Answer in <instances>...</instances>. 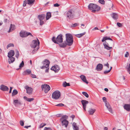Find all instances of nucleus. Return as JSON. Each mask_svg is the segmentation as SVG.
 I'll return each mask as SVG.
<instances>
[{
  "instance_id": "nucleus-59",
  "label": "nucleus",
  "mask_w": 130,
  "mask_h": 130,
  "mask_svg": "<svg viewBox=\"0 0 130 130\" xmlns=\"http://www.w3.org/2000/svg\"><path fill=\"white\" fill-rule=\"evenodd\" d=\"M12 88H13L12 87H10V90H9V93H11V91H12Z\"/></svg>"
},
{
  "instance_id": "nucleus-49",
  "label": "nucleus",
  "mask_w": 130,
  "mask_h": 130,
  "mask_svg": "<svg viewBox=\"0 0 130 130\" xmlns=\"http://www.w3.org/2000/svg\"><path fill=\"white\" fill-rule=\"evenodd\" d=\"M44 130H52V129L50 127H45L44 128Z\"/></svg>"
},
{
  "instance_id": "nucleus-33",
  "label": "nucleus",
  "mask_w": 130,
  "mask_h": 130,
  "mask_svg": "<svg viewBox=\"0 0 130 130\" xmlns=\"http://www.w3.org/2000/svg\"><path fill=\"white\" fill-rule=\"evenodd\" d=\"M51 17V14L50 12H48L46 14V20H48Z\"/></svg>"
},
{
  "instance_id": "nucleus-32",
  "label": "nucleus",
  "mask_w": 130,
  "mask_h": 130,
  "mask_svg": "<svg viewBox=\"0 0 130 130\" xmlns=\"http://www.w3.org/2000/svg\"><path fill=\"white\" fill-rule=\"evenodd\" d=\"M8 59V62L9 64L13 62L15 60V58L14 57H12Z\"/></svg>"
},
{
  "instance_id": "nucleus-29",
  "label": "nucleus",
  "mask_w": 130,
  "mask_h": 130,
  "mask_svg": "<svg viewBox=\"0 0 130 130\" xmlns=\"http://www.w3.org/2000/svg\"><path fill=\"white\" fill-rule=\"evenodd\" d=\"M67 45H68L67 43L66 42H64L60 44H59V45L60 47L62 48H65L66 46Z\"/></svg>"
},
{
  "instance_id": "nucleus-18",
  "label": "nucleus",
  "mask_w": 130,
  "mask_h": 130,
  "mask_svg": "<svg viewBox=\"0 0 130 130\" xmlns=\"http://www.w3.org/2000/svg\"><path fill=\"white\" fill-rule=\"evenodd\" d=\"M103 68V66L102 64L99 63L98 64L96 68V70L97 71H101Z\"/></svg>"
},
{
  "instance_id": "nucleus-46",
  "label": "nucleus",
  "mask_w": 130,
  "mask_h": 130,
  "mask_svg": "<svg viewBox=\"0 0 130 130\" xmlns=\"http://www.w3.org/2000/svg\"><path fill=\"white\" fill-rule=\"evenodd\" d=\"M126 69L128 72H130V63L129 64L128 67L126 68Z\"/></svg>"
},
{
  "instance_id": "nucleus-22",
  "label": "nucleus",
  "mask_w": 130,
  "mask_h": 130,
  "mask_svg": "<svg viewBox=\"0 0 130 130\" xmlns=\"http://www.w3.org/2000/svg\"><path fill=\"white\" fill-rule=\"evenodd\" d=\"M110 15L115 20H117L118 19V15L117 13H113L110 14Z\"/></svg>"
},
{
  "instance_id": "nucleus-28",
  "label": "nucleus",
  "mask_w": 130,
  "mask_h": 130,
  "mask_svg": "<svg viewBox=\"0 0 130 130\" xmlns=\"http://www.w3.org/2000/svg\"><path fill=\"white\" fill-rule=\"evenodd\" d=\"M45 15L44 14L41 15H38V18L40 20H42L45 18Z\"/></svg>"
},
{
  "instance_id": "nucleus-8",
  "label": "nucleus",
  "mask_w": 130,
  "mask_h": 130,
  "mask_svg": "<svg viewBox=\"0 0 130 130\" xmlns=\"http://www.w3.org/2000/svg\"><path fill=\"white\" fill-rule=\"evenodd\" d=\"M103 100L104 102H105V105L108 109V110L110 112H112V110L111 107L109 104L106 101V99L105 97H104L103 98Z\"/></svg>"
},
{
  "instance_id": "nucleus-6",
  "label": "nucleus",
  "mask_w": 130,
  "mask_h": 130,
  "mask_svg": "<svg viewBox=\"0 0 130 130\" xmlns=\"http://www.w3.org/2000/svg\"><path fill=\"white\" fill-rule=\"evenodd\" d=\"M20 36L22 38L27 37L28 35L33 37V35L29 32H27L25 31H21L20 33Z\"/></svg>"
},
{
  "instance_id": "nucleus-30",
  "label": "nucleus",
  "mask_w": 130,
  "mask_h": 130,
  "mask_svg": "<svg viewBox=\"0 0 130 130\" xmlns=\"http://www.w3.org/2000/svg\"><path fill=\"white\" fill-rule=\"evenodd\" d=\"M24 99L26 100L29 102H31L34 100V99L33 98H28L26 96L23 97Z\"/></svg>"
},
{
  "instance_id": "nucleus-19",
  "label": "nucleus",
  "mask_w": 130,
  "mask_h": 130,
  "mask_svg": "<svg viewBox=\"0 0 130 130\" xmlns=\"http://www.w3.org/2000/svg\"><path fill=\"white\" fill-rule=\"evenodd\" d=\"M14 55V51L13 50H11L9 51L8 53V57L10 58L13 56Z\"/></svg>"
},
{
  "instance_id": "nucleus-54",
  "label": "nucleus",
  "mask_w": 130,
  "mask_h": 130,
  "mask_svg": "<svg viewBox=\"0 0 130 130\" xmlns=\"http://www.w3.org/2000/svg\"><path fill=\"white\" fill-rule=\"evenodd\" d=\"M31 76L33 78H36V75L34 74H31Z\"/></svg>"
},
{
  "instance_id": "nucleus-57",
  "label": "nucleus",
  "mask_w": 130,
  "mask_h": 130,
  "mask_svg": "<svg viewBox=\"0 0 130 130\" xmlns=\"http://www.w3.org/2000/svg\"><path fill=\"white\" fill-rule=\"evenodd\" d=\"M81 25H82V28H83V29H84L86 27L85 26V25L84 24H81Z\"/></svg>"
},
{
  "instance_id": "nucleus-35",
  "label": "nucleus",
  "mask_w": 130,
  "mask_h": 130,
  "mask_svg": "<svg viewBox=\"0 0 130 130\" xmlns=\"http://www.w3.org/2000/svg\"><path fill=\"white\" fill-rule=\"evenodd\" d=\"M86 33L85 32H84L83 33L76 35V36L78 38H80L84 35Z\"/></svg>"
},
{
  "instance_id": "nucleus-2",
  "label": "nucleus",
  "mask_w": 130,
  "mask_h": 130,
  "mask_svg": "<svg viewBox=\"0 0 130 130\" xmlns=\"http://www.w3.org/2000/svg\"><path fill=\"white\" fill-rule=\"evenodd\" d=\"M68 116L66 115H63L60 119V121L61 122V125L62 126L67 127L69 124V121L67 119L68 118Z\"/></svg>"
},
{
  "instance_id": "nucleus-16",
  "label": "nucleus",
  "mask_w": 130,
  "mask_h": 130,
  "mask_svg": "<svg viewBox=\"0 0 130 130\" xmlns=\"http://www.w3.org/2000/svg\"><path fill=\"white\" fill-rule=\"evenodd\" d=\"M0 87V89L3 91H8L9 90V89L8 87L4 85H1Z\"/></svg>"
},
{
  "instance_id": "nucleus-55",
  "label": "nucleus",
  "mask_w": 130,
  "mask_h": 130,
  "mask_svg": "<svg viewBox=\"0 0 130 130\" xmlns=\"http://www.w3.org/2000/svg\"><path fill=\"white\" fill-rule=\"evenodd\" d=\"M129 53L127 52H126V53L125 54V57H127L129 56Z\"/></svg>"
},
{
  "instance_id": "nucleus-21",
  "label": "nucleus",
  "mask_w": 130,
  "mask_h": 130,
  "mask_svg": "<svg viewBox=\"0 0 130 130\" xmlns=\"http://www.w3.org/2000/svg\"><path fill=\"white\" fill-rule=\"evenodd\" d=\"M124 109L128 111H130V104H125L123 106Z\"/></svg>"
},
{
  "instance_id": "nucleus-9",
  "label": "nucleus",
  "mask_w": 130,
  "mask_h": 130,
  "mask_svg": "<svg viewBox=\"0 0 130 130\" xmlns=\"http://www.w3.org/2000/svg\"><path fill=\"white\" fill-rule=\"evenodd\" d=\"M43 65L40 67L41 69H44L45 68H47L49 66L50 62L48 60L45 59L43 62Z\"/></svg>"
},
{
  "instance_id": "nucleus-42",
  "label": "nucleus",
  "mask_w": 130,
  "mask_h": 130,
  "mask_svg": "<svg viewBox=\"0 0 130 130\" xmlns=\"http://www.w3.org/2000/svg\"><path fill=\"white\" fill-rule=\"evenodd\" d=\"M24 65V63L23 61H22L21 63L20 64L19 66V67L20 68L23 67Z\"/></svg>"
},
{
  "instance_id": "nucleus-44",
  "label": "nucleus",
  "mask_w": 130,
  "mask_h": 130,
  "mask_svg": "<svg viewBox=\"0 0 130 130\" xmlns=\"http://www.w3.org/2000/svg\"><path fill=\"white\" fill-rule=\"evenodd\" d=\"M99 2L103 5L105 3V1L104 0H99Z\"/></svg>"
},
{
  "instance_id": "nucleus-25",
  "label": "nucleus",
  "mask_w": 130,
  "mask_h": 130,
  "mask_svg": "<svg viewBox=\"0 0 130 130\" xmlns=\"http://www.w3.org/2000/svg\"><path fill=\"white\" fill-rule=\"evenodd\" d=\"M15 25L14 24H11L9 29L8 31V32H10L12 31L15 29Z\"/></svg>"
},
{
  "instance_id": "nucleus-3",
  "label": "nucleus",
  "mask_w": 130,
  "mask_h": 130,
  "mask_svg": "<svg viewBox=\"0 0 130 130\" xmlns=\"http://www.w3.org/2000/svg\"><path fill=\"white\" fill-rule=\"evenodd\" d=\"M63 37L62 35L60 34L57 36L56 38L55 36L53 37L52 38V40L55 43L58 44V43H61L63 42Z\"/></svg>"
},
{
  "instance_id": "nucleus-50",
  "label": "nucleus",
  "mask_w": 130,
  "mask_h": 130,
  "mask_svg": "<svg viewBox=\"0 0 130 130\" xmlns=\"http://www.w3.org/2000/svg\"><path fill=\"white\" fill-rule=\"evenodd\" d=\"M110 72V71L108 70V71L105 70L104 72V73L105 74H106L107 73L109 72Z\"/></svg>"
},
{
  "instance_id": "nucleus-60",
  "label": "nucleus",
  "mask_w": 130,
  "mask_h": 130,
  "mask_svg": "<svg viewBox=\"0 0 130 130\" xmlns=\"http://www.w3.org/2000/svg\"><path fill=\"white\" fill-rule=\"evenodd\" d=\"M99 30V29H98V28L97 27H95L93 29V30Z\"/></svg>"
},
{
  "instance_id": "nucleus-26",
  "label": "nucleus",
  "mask_w": 130,
  "mask_h": 130,
  "mask_svg": "<svg viewBox=\"0 0 130 130\" xmlns=\"http://www.w3.org/2000/svg\"><path fill=\"white\" fill-rule=\"evenodd\" d=\"M96 111V109H95L90 108L88 111L89 114L92 115Z\"/></svg>"
},
{
  "instance_id": "nucleus-14",
  "label": "nucleus",
  "mask_w": 130,
  "mask_h": 130,
  "mask_svg": "<svg viewBox=\"0 0 130 130\" xmlns=\"http://www.w3.org/2000/svg\"><path fill=\"white\" fill-rule=\"evenodd\" d=\"M81 102L83 106L84 110L85 111H86V106L88 103V102L86 100H82Z\"/></svg>"
},
{
  "instance_id": "nucleus-43",
  "label": "nucleus",
  "mask_w": 130,
  "mask_h": 130,
  "mask_svg": "<svg viewBox=\"0 0 130 130\" xmlns=\"http://www.w3.org/2000/svg\"><path fill=\"white\" fill-rule=\"evenodd\" d=\"M19 56V53L18 51L17 50L15 52V57L17 58H18V57Z\"/></svg>"
},
{
  "instance_id": "nucleus-1",
  "label": "nucleus",
  "mask_w": 130,
  "mask_h": 130,
  "mask_svg": "<svg viewBox=\"0 0 130 130\" xmlns=\"http://www.w3.org/2000/svg\"><path fill=\"white\" fill-rule=\"evenodd\" d=\"M89 9L92 10V12H95V11H98L101 9V7L96 4L91 3L88 6Z\"/></svg>"
},
{
  "instance_id": "nucleus-5",
  "label": "nucleus",
  "mask_w": 130,
  "mask_h": 130,
  "mask_svg": "<svg viewBox=\"0 0 130 130\" xmlns=\"http://www.w3.org/2000/svg\"><path fill=\"white\" fill-rule=\"evenodd\" d=\"M60 96V92L58 90L55 91L53 93L52 98L55 100H57L59 98Z\"/></svg>"
},
{
  "instance_id": "nucleus-15",
  "label": "nucleus",
  "mask_w": 130,
  "mask_h": 130,
  "mask_svg": "<svg viewBox=\"0 0 130 130\" xmlns=\"http://www.w3.org/2000/svg\"><path fill=\"white\" fill-rule=\"evenodd\" d=\"M26 87H25V88L26 89V93L30 94H31L32 93L33 89L32 88L29 87L28 86H26Z\"/></svg>"
},
{
  "instance_id": "nucleus-31",
  "label": "nucleus",
  "mask_w": 130,
  "mask_h": 130,
  "mask_svg": "<svg viewBox=\"0 0 130 130\" xmlns=\"http://www.w3.org/2000/svg\"><path fill=\"white\" fill-rule=\"evenodd\" d=\"M35 0H27V4L29 5H32L34 4Z\"/></svg>"
},
{
  "instance_id": "nucleus-34",
  "label": "nucleus",
  "mask_w": 130,
  "mask_h": 130,
  "mask_svg": "<svg viewBox=\"0 0 130 130\" xmlns=\"http://www.w3.org/2000/svg\"><path fill=\"white\" fill-rule=\"evenodd\" d=\"M18 93V91L16 89H14L13 90L12 93V96H14L17 95Z\"/></svg>"
},
{
  "instance_id": "nucleus-23",
  "label": "nucleus",
  "mask_w": 130,
  "mask_h": 130,
  "mask_svg": "<svg viewBox=\"0 0 130 130\" xmlns=\"http://www.w3.org/2000/svg\"><path fill=\"white\" fill-rule=\"evenodd\" d=\"M80 78L84 82L86 83L87 84L88 83V82L87 81L86 77L85 76L82 75L80 76Z\"/></svg>"
},
{
  "instance_id": "nucleus-61",
  "label": "nucleus",
  "mask_w": 130,
  "mask_h": 130,
  "mask_svg": "<svg viewBox=\"0 0 130 130\" xmlns=\"http://www.w3.org/2000/svg\"><path fill=\"white\" fill-rule=\"evenodd\" d=\"M49 70V69L48 68L45 70V72H48Z\"/></svg>"
},
{
  "instance_id": "nucleus-24",
  "label": "nucleus",
  "mask_w": 130,
  "mask_h": 130,
  "mask_svg": "<svg viewBox=\"0 0 130 130\" xmlns=\"http://www.w3.org/2000/svg\"><path fill=\"white\" fill-rule=\"evenodd\" d=\"M107 40H111L112 41V42H111V44H112L113 43V41L109 37H103V39L102 40V41L103 42L104 41H105Z\"/></svg>"
},
{
  "instance_id": "nucleus-45",
  "label": "nucleus",
  "mask_w": 130,
  "mask_h": 130,
  "mask_svg": "<svg viewBox=\"0 0 130 130\" xmlns=\"http://www.w3.org/2000/svg\"><path fill=\"white\" fill-rule=\"evenodd\" d=\"M64 104H63L60 103V104H57V105H56L55 106H57L61 107V106H64Z\"/></svg>"
},
{
  "instance_id": "nucleus-20",
  "label": "nucleus",
  "mask_w": 130,
  "mask_h": 130,
  "mask_svg": "<svg viewBox=\"0 0 130 130\" xmlns=\"http://www.w3.org/2000/svg\"><path fill=\"white\" fill-rule=\"evenodd\" d=\"M31 72V71L30 69H27L24 71L23 73V74L24 75H28L30 74Z\"/></svg>"
},
{
  "instance_id": "nucleus-52",
  "label": "nucleus",
  "mask_w": 130,
  "mask_h": 130,
  "mask_svg": "<svg viewBox=\"0 0 130 130\" xmlns=\"http://www.w3.org/2000/svg\"><path fill=\"white\" fill-rule=\"evenodd\" d=\"M4 22L5 23H7L8 22H9V21L8 20V19L6 18H5Z\"/></svg>"
},
{
  "instance_id": "nucleus-51",
  "label": "nucleus",
  "mask_w": 130,
  "mask_h": 130,
  "mask_svg": "<svg viewBox=\"0 0 130 130\" xmlns=\"http://www.w3.org/2000/svg\"><path fill=\"white\" fill-rule=\"evenodd\" d=\"M20 124L21 126H23L24 125V122L23 121H21L20 122Z\"/></svg>"
},
{
  "instance_id": "nucleus-11",
  "label": "nucleus",
  "mask_w": 130,
  "mask_h": 130,
  "mask_svg": "<svg viewBox=\"0 0 130 130\" xmlns=\"http://www.w3.org/2000/svg\"><path fill=\"white\" fill-rule=\"evenodd\" d=\"M41 88L42 89H44V91L46 93H47L50 89V87L47 84H45L42 85L41 86Z\"/></svg>"
},
{
  "instance_id": "nucleus-38",
  "label": "nucleus",
  "mask_w": 130,
  "mask_h": 130,
  "mask_svg": "<svg viewBox=\"0 0 130 130\" xmlns=\"http://www.w3.org/2000/svg\"><path fill=\"white\" fill-rule=\"evenodd\" d=\"M14 46V44L13 43H10L7 46V48L8 49L9 47H13Z\"/></svg>"
},
{
  "instance_id": "nucleus-4",
  "label": "nucleus",
  "mask_w": 130,
  "mask_h": 130,
  "mask_svg": "<svg viewBox=\"0 0 130 130\" xmlns=\"http://www.w3.org/2000/svg\"><path fill=\"white\" fill-rule=\"evenodd\" d=\"M66 40L68 45H71L73 43V37L70 34H66Z\"/></svg>"
},
{
  "instance_id": "nucleus-27",
  "label": "nucleus",
  "mask_w": 130,
  "mask_h": 130,
  "mask_svg": "<svg viewBox=\"0 0 130 130\" xmlns=\"http://www.w3.org/2000/svg\"><path fill=\"white\" fill-rule=\"evenodd\" d=\"M73 128L74 130H78V127L76 126V123L74 122L72 124Z\"/></svg>"
},
{
  "instance_id": "nucleus-47",
  "label": "nucleus",
  "mask_w": 130,
  "mask_h": 130,
  "mask_svg": "<svg viewBox=\"0 0 130 130\" xmlns=\"http://www.w3.org/2000/svg\"><path fill=\"white\" fill-rule=\"evenodd\" d=\"M27 3V1H26L25 0V1H24V2H23V7L25 6H26V4Z\"/></svg>"
},
{
  "instance_id": "nucleus-13",
  "label": "nucleus",
  "mask_w": 130,
  "mask_h": 130,
  "mask_svg": "<svg viewBox=\"0 0 130 130\" xmlns=\"http://www.w3.org/2000/svg\"><path fill=\"white\" fill-rule=\"evenodd\" d=\"M51 70L54 71L55 72H57L60 70V68L59 66L56 64L52 67Z\"/></svg>"
},
{
  "instance_id": "nucleus-40",
  "label": "nucleus",
  "mask_w": 130,
  "mask_h": 130,
  "mask_svg": "<svg viewBox=\"0 0 130 130\" xmlns=\"http://www.w3.org/2000/svg\"><path fill=\"white\" fill-rule=\"evenodd\" d=\"M79 24L78 23H75L74 24H72L71 25V27H76Z\"/></svg>"
},
{
  "instance_id": "nucleus-41",
  "label": "nucleus",
  "mask_w": 130,
  "mask_h": 130,
  "mask_svg": "<svg viewBox=\"0 0 130 130\" xmlns=\"http://www.w3.org/2000/svg\"><path fill=\"white\" fill-rule=\"evenodd\" d=\"M39 49V46H37V47L36 50L34 49L33 50V51H32V54H35Z\"/></svg>"
},
{
  "instance_id": "nucleus-17",
  "label": "nucleus",
  "mask_w": 130,
  "mask_h": 130,
  "mask_svg": "<svg viewBox=\"0 0 130 130\" xmlns=\"http://www.w3.org/2000/svg\"><path fill=\"white\" fill-rule=\"evenodd\" d=\"M13 104L15 106H17L18 105H22L21 102L18 100H14Z\"/></svg>"
},
{
  "instance_id": "nucleus-56",
  "label": "nucleus",
  "mask_w": 130,
  "mask_h": 130,
  "mask_svg": "<svg viewBox=\"0 0 130 130\" xmlns=\"http://www.w3.org/2000/svg\"><path fill=\"white\" fill-rule=\"evenodd\" d=\"M54 5L55 7H58L59 6V5L57 3L54 4Z\"/></svg>"
},
{
  "instance_id": "nucleus-63",
  "label": "nucleus",
  "mask_w": 130,
  "mask_h": 130,
  "mask_svg": "<svg viewBox=\"0 0 130 130\" xmlns=\"http://www.w3.org/2000/svg\"><path fill=\"white\" fill-rule=\"evenodd\" d=\"M75 117V116L74 115H72L71 117L73 119Z\"/></svg>"
},
{
  "instance_id": "nucleus-39",
  "label": "nucleus",
  "mask_w": 130,
  "mask_h": 130,
  "mask_svg": "<svg viewBox=\"0 0 130 130\" xmlns=\"http://www.w3.org/2000/svg\"><path fill=\"white\" fill-rule=\"evenodd\" d=\"M46 125V123H42L39 126L40 128H42L44 126H45Z\"/></svg>"
},
{
  "instance_id": "nucleus-53",
  "label": "nucleus",
  "mask_w": 130,
  "mask_h": 130,
  "mask_svg": "<svg viewBox=\"0 0 130 130\" xmlns=\"http://www.w3.org/2000/svg\"><path fill=\"white\" fill-rule=\"evenodd\" d=\"M40 25H42L44 23V22L42 20H40Z\"/></svg>"
},
{
  "instance_id": "nucleus-62",
  "label": "nucleus",
  "mask_w": 130,
  "mask_h": 130,
  "mask_svg": "<svg viewBox=\"0 0 130 130\" xmlns=\"http://www.w3.org/2000/svg\"><path fill=\"white\" fill-rule=\"evenodd\" d=\"M57 117H61V115L60 114H58L57 115Z\"/></svg>"
},
{
  "instance_id": "nucleus-7",
  "label": "nucleus",
  "mask_w": 130,
  "mask_h": 130,
  "mask_svg": "<svg viewBox=\"0 0 130 130\" xmlns=\"http://www.w3.org/2000/svg\"><path fill=\"white\" fill-rule=\"evenodd\" d=\"M39 44V41L38 39L37 38L36 40H34L32 41V44L31 45V46L32 48H35L37 46H38Z\"/></svg>"
},
{
  "instance_id": "nucleus-12",
  "label": "nucleus",
  "mask_w": 130,
  "mask_h": 130,
  "mask_svg": "<svg viewBox=\"0 0 130 130\" xmlns=\"http://www.w3.org/2000/svg\"><path fill=\"white\" fill-rule=\"evenodd\" d=\"M113 44H110V45L106 41H105L103 43V44L104 46V48L107 49L108 50H110L112 49V47H109V46H113V43H112Z\"/></svg>"
},
{
  "instance_id": "nucleus-58",
  "label": "nucleus",
  "mask_w": 130,
  "mask_h": 130,
  "mask_svg": "<svg viewBox=\"0 0 130 130\" xmlns=\"http://www.w3.org/2000/svg\"><path fill=\"white\" fill-rule=\"evenodd\" d=\"M104 66L107 67L108 68H109V64L108 63H107L106 64H105Z\"/></svg>"
},
{
  "instance_id": "nucleus-37",
  "label": "nucleus",
  "mask_w": 130,
  "mask_h": 130,
  "mask_svg": "<svg viewBox=\"0 0 130 130\" xmlns=\"http://www.w3.org/2000/svg\"><path fill=\"white\" fill-rule=\"evenodd\" d=\"M82 93V94L86 98H88L89 97V95L87 92H83Z\"/></svg>"
},
{
  "instance_id": "nucleus-64",
  "label": "nucleus",
  "mask_w": 130,
  "mask_h": 130,
  "mask_svg": "<svg viewBox=\"0 0 130 130\" xmlns=\"http://www.w3.org/2000/svg\"><path fill=\"white\" fill-rule=\"evenodd\" d=\"M104 90L108 92V90L107 88H105L104 89Z\"/></svg>"
},
{
  "instance_id": "nucleus-36",
  "label": "nucleus",
  "mask_w": 130,
  "mask_h": 130,
  "mask_svg": "<svg viewBox=\"0 0 130 130\" xmlns=\"http://www.w3.org/2000/svg\"><path fill=\"white\" fill-rule=\"evenodd\" d=\"M63 86L64 87H66L67 86H70L69 83H67L66 82H65L63 83Z\"/></svg>"
},
{
  "instance_id": "nucleus-10",
  "label": "nucleus",
  "mask_w": 130,
  "mask_h": 130,
  "mask_svg": "<svg viewBox=\"0 0 130 130\" xmlns=\"http://www.w3.org/2000/svg\"><path fill=\"white\" fill-rule=\"evenodd\" d=\"M67 17L70 20L73 19L74 17V14L72 13V10L68 11L67 13Z\"/></svg>"
},
{
  "instance_id": "nucleus-48",
  "label": "nucleus",
  "mask_w": 130,
  "mask_h": 130,
  "mask_svg": "<svg viewBox=\"0 0 130 130\" xmlns=\"http://www.w3.org/2000/svg\"><path fill=\"white\" fill-rule=\"evenodd\" d=\"M117 25L119 27H121L122 26V24L119 23H117Z\"/></svg>"
}]
</instances>
